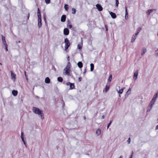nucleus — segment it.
Segmentation results:
<instances>
[{"label": "nucleus", "mask_w": 158, "mask_h": 158, "mask_svg": "<svg viewBox=\"0 0 158 158\" xmlns=\"http://www.w3.org/2000/svg\"><path fill=\"white\" fill-rule=\"evenodd\" d=\"M82 47V46H81L80 45V44L78 45L77 48H78L79 50H81V49Z\"/></svg>", "instance_id": "35"}, {"label": "nucleus", "mask_w": 158, "mask_h": 158, "mask_svg": "<svg viewBox=\"0 0 158 158\" xmlns=\"http://www.w3.org/2000/svg\"><path fill=\"white\" fill-rule=\"evenodd\" d=\"M12 94L14 96H16L18 94V91L17 90H14L12 91Z\"/></svg>", "instance_id": "21"}, {"label": "nucleus", "mask_w": 158, "mask_h": 158, "mask_svg": "<svg viewBox=\"0 0 158 158\" xmlns=\"http://www.w3.org/2000/svg\"><path fill=\"white\" fill-rule=\"evenodd\" d=\"M133 154V152H132V154H131V155L130 158H132Z\"/></svg>", "instance_id": "50"}, {"label": "nucleus", "mask_w": 158, "mask_h": 158, "mask_svg": "<svg viewBox=\"0 0 158 158\" xmlns=\"http://www.w3.org/2000/svg\"><path fill=\"white\" fill-rule=\"evenodd\" d=\"M66 84L67 85H69V90L75 89V86L74 83H70V82H67Z\"/></svg>", "instance_id": "5"}, {"label": "nucleus", "mask_w": 158, "mask_h": 158, "mask_svg": "<svg viewBox=\"0 0 158 158\" xmlns=\"http://www.w3.org/2000/svg\"><path fill=\"white\" fill-rule=\"evenodd\" d=\"M105 27L106 29V31H108V26L107 25L105 24Z\"/></svg>", "instance_id": "42"}, {"label": "nucleus", "mask_w": 158, "mask_h": 158, "mask_svg": "<svg viewBox=\"0 0 158 158\" xmlns=\"http://www.w3.org/2000/svg\"><path fill=\"white\" fill-rule=\"evenodd\" d=\"M137 35H135H135H133L132 36V37L131 38V43H133L135 41V40L136 39L137 37Z\"/></svg>", "instance_id": "14"}, {"label": "nucleus", "mask_w": 158, "mask_h": 158, "mask_svg": "<svg viewBox=\"0 0 158 158\" xmlns=\"http://www.w3.org/2000/svg\"><path fill=\"white\" fill-rule=\"evenodd\" d=\"M84 119H85V120L86 119V117H85V116H84Z\"/></svg>", "instance_id": "55"}, {"label": "nucleus", "mask_w": 158, "mask_h": 158, "mask_svg": "<svg viewBox=\"0 0 158 158\" xmlns=\"http://www.w3.org/2000/svg\"><path fill=\"white\" fill-rule=\"evenodd\" d=\"M67 60L68 61H69V60H70V57H69V56H68L67 57Z\"/></svg>", "instance_id": "48"}, {"label": "nucleus", "mask_w": 158, "mask_h": 158, "mask_svg": "<svg viewBox=\"0 0 158 158\" xmlns=\"http://www.w3.org/2000/svg\"><path fill=\"white\" fill-rule=\"evenodd\" d=\"M120 94H119V97H121V96H120Z\"/></svg>", "instance_id": "57"}, {"label": "nucleus", "mask_w": 158, "mask_h": 158, "mask_svg": "<svg viewBox=\"0 0 158 158\" xmlns=\"http://www.w3.org/2000/svg\"><path fill=\"white\" fill-rule=\"evenodd\" d=\"M2 38L3 41V43L5 47V49L6 51H8V45L5 40V38L2 35Z\"/></svg>", "instance_id": "4"}, {"label": "nucleus", "mask_w": 158, "mask_h": 158, "mask_svg": "<svg viewBox=\"0 0 158 158\" xmlns=\"http://www.w3.org/2000/svg\"><path fill=\"white\" fill-rule=\"evenodd\" d=\"M96 7L97 9L99 11H102L103 10V8L101 5L99 4H97L96 5Z\"/></svg>", "instance_id": "9"}, {"label": "nucleus", "mask_w": 158, "mask_h": 158, "mask_svg": "<svg viewBox=\"0 0 158 158\" xmlns=\"http://www.w3.org/2000/svg\"><path fill=\"white\" fill-rule=\"evenodd\" d=\"M116 2V7H118V4H119V2L118 0H115Z\"/></svg>", "instance_id": "33"}, {"label": "nucleus", "mask_w": 158, "mask_h": 158, "mask_svg": "<svg viewBox=\"0 0 158 158\" xmlns=\"http://www.w3.org/2000/svg\"><path fill=\"white\" fill-rule=\"evenodd\" d=\"M76 9L74 8H72V13L73 14H75L76 13Z\"/></svg>", "instance_id": "29"}, {"label": "nucleus", "mask_w": 158, "mask_h": 158, "mask_svg": "<svg viewBox=\"0 0 158 158\" xmlns=\"http://www.w3.org/2000/svg\"><path fill=\"white\" fill-rule=\"evenodd\" d=\"M158 96V94H157V93L156 94L154 95V96L153 98H152V100H151V101L155 102V101H156V98H157Z\"/></svg>", "instance_id": "13"}, {"label": "nucleus", "mask_w": 158, "mask_h": 158, "mask_svg": "<svg viewBox=\"0 0 158 158\" xmlns=\"http://www.w3.org/2000/svg\"><path fill=\"white\" fill-rule=\"evenodd\" d=\"M45 2L47 4H49L50 2V0H45Z\"/></svg>", "instance_id": "37"}, {"label": "nucleus", "mask_w": 158, "mask_h": 158, "mask_svg": "<svg viewBox=\"0 0 158 158\" xmlns=\"http://www.w3.org/2000/svg\"><path fill=\"white\" fill-rule=\"evenodd\" d=\"M43 16H44V19L45 22L46 23V16L44 14Z\"/></svg>", "instance_id": "40"}, {"label": "nucleus", "mask_w": 158, "mask_h": 158, "mask_svg": "<svg viewBox=\"0 0 158 158\" xmlns=\"http://www.w3.org/2000/svg\"><path fill=\"white\" fill-rule=\"evenodd\" d=\"M147 50L146 48H143L142 49V52L141 53V55H143L146 52Z\"/></svg>", "instance_id": "30"}, {"label": "nucleus", "mask_w": 158, "mask_h": 158, "mask_svg": "<svg viewBox=\"0 0 158 158\" xmlns=\"http://www.w3.org/2000/svg\"><path fill=\"white\" fill-rule=\"evenodd\" d=\"M68 24H70L71 23L70 21L69 20H68L67 21Z\"/></svg>", "instance_id": "51"}, {"label": "nucleus", "mask_w": 158, "mask_h": 158, "mask_svg": "<svg viewBox=\"0 0 158 158\" xmlns=\"http://www.w3.org/2000/svg\"><path fill=\"white\" fill-rule=\"evenodd\" d=\"M29 17H30V14L29 13L27 17V19H29Z\"/></svg>", "instance_id": "49"}, {"label": "nucleus", "mask_w": 158, "mask_h": 158, "mask_svg": "<svg viewBox=\"0 0 158 158\" xmlns=\"http://www.w3.org/2000/svg\"><path fill=\"white\" fill-rule=\"evenodd\" d=\"M57 80L58 81L61 82L63 81V79L62 77H59L57 78Z\"/></svg>", "instance_id": "27"}, {"label": "nucleus", "mask_w": 158, "mask_h": 158, "mask_svg": "<svg viewBox=\"0 0 158 158\" xmlns=\"http://www.w3.org/2000/svg\"><path fill=\"white\" fill-rule=\"evenodd\" d=\"M64 8L66 11H67L69 9V5L67 4H65Z\"/></svg>", "instance_id": "32"}, {"label": "nucleus", "mask_w": 158, "mask_h": 158, "mask_svg": "<svg viewBox=\"0 0 158 158\" xmlns=\"http://www.w3.org/2000/svg\"><path fill=\"white\" fill-rule=\"evenodd\" d=\"M26 148H27V144L26 143H25V144H24Z\"/></svg>", "instance_id": "53"}, {"label": "nucleus", "mask_w": 158, "mask_h": 158, "mask_svg": "<svg viewBox=\"0 0 158 158\" xmlns=\"http://www.w3.org/2000/svg\"><path fill=\"white\" fill-rule=\"evenodd\" d=\"M157 36H158V33H157Z\"/></svg>", "instance_id": "59"}, {"label": "nucleus", "mask_w": 158, "mask_h": 158, "mask_svg": "<svg viewBox=\"0 0 158 158\" xmlns=\"http://www.w3.org/2000/svg\"><path fill=\"white\" fill-rule=\"evenodd\" d=\"M131 90V88H129L128 89V91L127 92L126 94V96L127 95V96L128 95L130 94Z\"/></svg>", "instance_id": "31"}, {"label": "nucleus", "mask_w": 158, "mask_h": 158, "mask_svg": "<svg viewBox=\"0 0 158 158\" xmlns=\"http://www.w3.org/2000/svg\"><path fill=\"white\" fill-rule=\"evenodd\" d=\"M97 113H98V112H97V113H96V114H97Z\"/></svg>", "instance_id": "58"}, {"label": "nucleus", "mask_w": 158, "mask_h": 158, "mask_svg": "<svg viewBox=\"0 0 158 158\" xmlns=\"http://www.w3.org/2000/svg\"><path fill=\"white\" fill-rule=\"evenodd\" d=\"M70 66L71 64L69 62H68L66 68L64 69V70H65L66 74L69 75V74L70 71Z\"/></svg>", "instance_id": "2"}, {"label": "nucleus", "mask_w": 158, "mask_h": 158, "mask_svg": "<svg viewBox=\"0 0 158 158\" xmlns=\"http://www.w3.org/2000/svg\"><path fill=\"white\" fill-rule=\"evenodd\" d=\"M105 116L104 115H102V118L103 119L105 118Z\"/></svg>", "instance_id": "52"}, {"label": "nucleus", "mask_w": 158, "mask_h": 158, "mask_svg": "<svg viewBox=\"0 0 158 158\" xmlns=\"http://www.w3.org/2000/svg\"><path fill=\"white\" fill-rule=\"evenodd\" d=\"M32 111L35 114L40 115V118L42 119H44V115L43 110L38 108L33 107L32 108Z\"/></svg>", "instance_id": "1"}, {"label": "nucleus", "mask_w": 158, "mask_h": 158, "mask_svg": "<svg viewBox=\"0 0 158 158\" xmlns=\"http://www.w3.org/2000/svg\"><path fill=\"white\" fill-rule=\"evenodd\" d=\"M112 120L110 121L109 123L108 124L107 126V129H108L109 128V127L110 125L111 124V123H112Z\"/></svg>", "instance_id": "34"}, {"label": "nucleus", "mask_w": 158, "mask_h": 158, "mask_svg": "<svg viewBox=\"0 0 158 158\" xmlns=\"http://www.w3.org/2000/svg\"><path fill=\"white\" fill-rule=\"evenodd\" d=\"M155 55L156 56H158V52H155Z\"/></svg>", "instance_id": "46"}, {"label": "nucleus", "mask_w": 158, "mask_h": 158, "mask_svg": "<svg viewBox=\"0 0 158 158\" xmlns=\"http://www.w3.org/2000/svg\"><path fill=\"white\" fill-rule=\"evenodd\" d=\"M64 42L65 44V50H66L70 46V44L69 40L67 38L65 39Z\"/></svg>", "instance_id": "3"}, {"label": "nucleus", "mask_w": 158, "mask_h": 158, "mask_svg": "<svg viewBox=\"0 0 158 158\" xmlns=\"http://www.w3.org/2000/svg\"><path fill=\"white\" fill-rule=\"evenodd\" d=\"M157 10L156 9H149L147 10V11L146 12L147 14L148 15H149L150 14L153 12L154 11H156Z\"/></svg>", "instance_id": "6"}, {"label": "nucleus", "mask_w": 158, "mask_h": 158, "mask_svg": "<svg viewBox=\"0 0 158 158\" xmlns=\"http://www.w3.org/2000/svg\"><path fill=\"white\" fill-rule=\"evenodd\" d=\"M110 88V85H106L105 91L106 92H107V91L109 90Z\"/></svg>", "instance_id": "20"}, {"label": "nucleus", "mask_w": 158, "mask_h": 158, "mask_svg": "<svg viewBox=\"0 0 158 158\" xmlns=\"http://www.w3.org/2000/svg\"><path fill=\"white\" fill-rule=\"evenodd\" d=\"M90 71H93L94 70V65L93 63H91L90 64Z\"/></svg>", "instance_id": "26"}, {"label": "nucleus", "mask_w": 158, "mask_h": 158, "mask_svg": "<svg viewBox=\"0 0 158 158\" xmlns=\"http://www.w3.org/2000/svg\"><path fill=\"white\" fill-rule=\"evenodd\" d=\"M67 27L69 28H71L72 27V25L71 24H68Z\"/></svg>", "instance_id": "39"}, {"label": "nucleus", "mask_w": 158, "mask_h": 158, "mask_svg": "<svg viewBox=\"0 0 158 158\" xmlns=\"http://www.w3.org/2000/svg\"><path fill=\"white\" fill-rule=\"evenodd\" d=\"M17 43H20V41H18V42H17V41H16Z\"/></svg>", "instance_id": "56"}, {"label": "nucleus", "mask_w": 158, "mask_h": 158, "mask_svg": "<svg viewBox=\"0 0 158 158\" xmlns=\"http://www.w3.org/2000/svg\"><path fill=\"white\" fill-rule=\"evenodd\" d=\"M38 26L39 27V28H40L42 25V23H41L42 22V19H38Z\"/></svg>", "instance_id": "18"}, {"label": "nucleus", "mask_w": 158, "mask_h": 158, "mask_svg": "<svg viewBox=\"0 0 158 158\" xmlns=\"http://www.w3.org/2000/svg\"><path fill=\"white\" fill-rule=\"evenodd\" d=\"M81 79H82V78H81V77H79V78H78V81L79 82H80V81H81Z\"/></svg>", "instance_id": "47"}, {"label": "nucleus", "mask_w": 158, "mask_h": 158, "mask_svg": "<svg viewBox=\"0 0 158 158\" xmlns=\"http://www.w3.org/2000/svg\"><path fill=\"white\" fill-rule=\"evenodd\" d=\"M127 142L128 143H129L131 142V139L130 138H129L128 140H127Z\"/></svg>", "instance_id": "44"}, {"label": "nucleus", "mask_w": 158, "mask_h": 158, "mask_svg": "<svg viewBox=\"0 0 158 158\" xmlns=\"http://www.w3.org/2000/svg\"><path fill=\"white\" fill-rule=\"evenodd\" d=\"M63 33L65 35H68L69 34V30L67 28H65L64 30Z\"/></svg>", "instance_id": "8"}, {"label": "nucleus", "mask_w": 158, "mask_h": 158, "mask_svg": "<svg viewBox=\"0 0 158 158\" xmlns=\"http://www.w3.org/2000/svg\"><path fill=\"white\" fill-rule=\"evenodd\" d=\"M142 28L141 27H139L137 28L136 33L135 34L136 35H137L141 30Z\"/></svg>", "instance_id": "22"}, {"label": "nucleus", "mask_w": 158, "mask_h": 158, "mask_svg": "<svg viewBox=\"0 0 158 158\" xmlns=\"http://www.w3.org/2000/svg\"><path fill=\"white\" fill-rule=\"evenodd\" d=\"M66 19V16L65 15H63L62 16L61 18V21L62 22H65Z\"/></svg>", "instance_id": "11"}, {"label": "nucleus", "mask_w": 158, "mask_h": 158, "mask_svg": "<svg viewBox=\"0 0 158 158\" xmlns=\"http://www.w3.org/2000/svg\"><path fill=\"white\" fill-rule=\"evenodd\" d=\"M37 13L38 14H40V11L39 8L37 9Z\"/></svg>", "instance_id": "43"}, {"label": "nucleus", "mask_w": 158, "mask_h": 158, "mask_svg": "<svg viewBox=\"0 0 158 158\" xmlns=\"http://www.w3.org/2000/svg\"><path fill=\"white\" fill-rule=\"evenodd\" d=\"M101 129L100 128H98L97 129L96 131V133L98 136L99 135L101 134Z\"/></svg>", "instance_id": "15"}, {"label": "nucleus", "mask_w": 158, "mask_h": 158, "mask_svg": "<svg viewBox=\"0 0 158 158\" xmlns=\"http://www.w3.org/2000/svg\"><path fill=\"white\" fill-rule=\"evenodd\" d=\"M110 15H111V17L114 19H115L116 17V14L114 12H110Z\"/></svg>", "instance_id": "10"}, {"label": "nucleus", "mask_w": 158, "mask_h": 158, "mask_svg": "<svg viewBox=\"0 0 158 158\" xmlns=\"http://www.w3.org/2000/svg\"><path fill=\"white\" fill-rule=\"evenodd\" d=\"M21 138L22 139V141L23 142L24 144H25V143L26 142L24 140V133L23 132H21Z\"/></svg>", "instance_id": "12"}, {"label": "nucleus", "mask_w": 158, "mask_h": 158, "mask_svg": "<svg viewBox=\"0 0 158 158\" xmlns=\"http://www.w3.org/2000/svg\"><path fill=\"white\" fill-rule=\"evenodd\" d=\"M123 158V156H121L119 157V158Z\"/></svg>", "instance_id": "54"}, {"label": "nucleus", "mask_w": 158, "mask_h": 158, "mask_svg": "<svg viewBox=\"0 0 158 158\" xmlns=\"http://www.w3.org/2000/svg\"><path fill=\"white\" fill-rule=\"evenodd\" d=\"M11 76L12 79H13L14 80H15V79L16 75H15V74L12 71H11Z\"/></svg>", "instance_id": "19"}, {"label": "nucleus", "mask_w": 158, "mask_h": 158, "mask_svg": "<svg viewBox=\"0 0 158 158\" xmlns=\"http://www.w3.org/2000/svg\"><path fill=\"white\" fill-rule=\"evenodd\" d=\"M86 67L85 68L84 70V72L83 73V74H84V75H85V73H86Z\"/></svg>", "instance_id": "41"}, {"label": "nucleus", "mask_w": 158, "mask_h": 158, "mask_svg": "<svg viewBox=\"0 0 158 158\" xmlns=\"http://www.w3.org/2000/svg\"><path fill=\"white\" fill-rule=\"evenodd\" d=\"M45 82L46 83L49 84L50 82V80L48 77H46L45 78Z\"/></svg>", "instance_id": "16"}, {"label": "nucleus", "mask_w": 158, "mask_h": 158, "mask_svg": "<svg viewBox=\"0 0 158 158\" xmlns=\"http://www.w3.org/2000/svg\"><path fill=\"white\" fill-rule=\"evenodd\" d=\"M24 73H25V76L26 77V80H28V78H27V75L26 74V71H25Z\"/></svg>", "instance_id": "45"}, {"label": "nucleus", "mask_w": 158, "mask_h": 158, "mask_svg": "<svg viewBox=\"0 0 158 158\" xmlns=\"http://www.w3.org/2000/svg\"><path fill=\"white\" fill-rule=\"evenodd\" d=\"M151 108L150 107L148 106V107H147V112L150 111L151 110Z\"/></svg>", "instance_id": "36"}, {"label": "nucleus", "mask_w": 158, "mask_h": 158, "mask_svg": "<svg viewBox=\"0 0 158 158\" xmlns=\"http://www.w3.org/2000/svg\"><path fill=\"white\" fill-rule=\"evenodd\" d=\"M112 78V75L110 74V75L109 78L108 79V83H110L111 81V80Z\"/></svg>", "instance_id": "24"}, {"label": "nucleus", "mask_w": 158, "mask_h": 158, "mask_svg": "<svg viewBox=\"0 0 158 158\" xmlns=\"http://www.w3.org/2000/svg\"><path fill=\"white\" fill-rule=\"evenodd\" d=\"M124 89V87H123V88H122L121 89H120L118 92V93H119V94H122L123 92V89Z\"/></svg>", "instance_id": "28"}, {"label": "nucleus", "mask_w": 158, "mask_h": 158, "mask_svg": "<svg viewBox=\"0 0 158 158\" xmlns=\"http://www.w3.org/2000/svg\"><path fill=\"white\" fill-rule=\"evenodd\" d=\"M78 66L80 68H81L83 67V64L81 61L79 62L77 64Z\"/></svg>", "instance_id": "17"}, {"label": "nucleus", "mask_w": 158, "mask_h": 158, "mask_svg": "<svg viewBox=\"0 0 158 158\" xmlns=\"http://www.w3.org/2000/svg\"><path fill=\"white\" fill-rule=\"evenodd\" d=\"M125 19H127L126 18L127 17H127H128V13L127 12V7L126 6L125 7Z\"/></svg>", "instance_id": "23"}, {"label": "nucleus", "mask_w": 158, "mask_h": 158, "mask_svg": "<svg viewBox=\"0 0 158 158\" xmlns=\"http://www.w3.org/2000/svg\"><path fill=\"white\" fill-rule=\"evenodd\" d=\"M154 102H155L152 101L151 100L150 102L149 103L148 106H149L151 108H152V107L153 105L154 104Z\"/></svg>", "instance_id": "25"}, {"label": "nucleus", "mask_w": 158, "mask_h": 158, "mask_svg": "<svg viewBox=\"0 0 158 158\" xmlns=\"http://www.w3.org/2000/svg\"><path fill=\"white\" fill-rule=\"evenodd\" d=\"M138 71L139 70L137 69L136 70V71L134 73L133 78V79L135 80H136L137 78Z\"/></svg>", "instance_id": "7"}, {"label": "nucleus", "mask_w": 158, "mask_h": 158, "mask_svg": "<svg viewBox=\"0 0 158 158\" xmlns=\"http://www.w3.org/2000/svg\"><path fill=\"white\" fill-rule=\"evenodd\" d=\"M38 19H41V15L40 14H38Z\"/></svg>", "instance_id": "38"}]
</instances>
